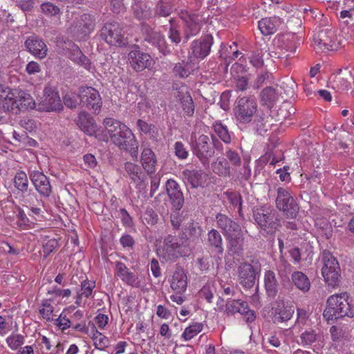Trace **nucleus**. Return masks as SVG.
<instances>
[{"label":"nucleus","mask_w":354,"mask_h":354,"mask_svg":"<svg viewBox=\"0 0 354 354\" xmlns=\"http://www.w3.org/2000/svg\"><path fill=\"white\" fill-rule=\"evenodd\" d=\"M111 142L120 149L128 151L133 160L138 157V142L131 130L120 122L111 118L104 120Z\"/></svg>","instance_id":"nucleus-1"},{"label":"nucleus","mask_w":354,"mask_h":354,"mask_svg":"<svg viewBox=\"0 0 354 354\" xmlns=\"http://www.w3.org/2000/svg\"><path fill=\"white\" fill-rule=\"evenodd\" d=\"M34 107V100L29 93L0 84V111L17 115Z\"/></svg>","instance_id":"nucleus-2"},{"label":"nucleus","mask_w":354,"mask_h":354,"mask_svg":"<svg viewBox=\"0 0 354 354\" xmlns=\"http://www.w3.org/2000/svg\"><path fill=\"white\" fill-rule=\"evenodd\" d=\"M346 293L336 294L330 296L326 301V307L323 317L327 321L337 320L344 317H353L354 313L348 301Z\"/></svg>","instance_id":"nucleus-3"},{"label":"nucleus","mask_w":354,"mask_h":354,"mask_svg":"<svg viewBox=\"0 0 354 354\" xmlns=\"http://www.w3.org/2000/svg\"><path fill=\"white\" fill-rule=\"evenodd\" d=\"M321 259L323 263L321 271L326 283L332 288L338 287L342 279L338 261L327 250L322 252Z\"/></svg>","instance_id":"nucleus-4"},{"label":"nucleus","mask_w":354,"mask_h":354,"mask_svg":"<svg viewBox=\"0 0 354 354\" xmlns=\"http://www.w3.org/2000/svg\"><path fill=\"white\" fill-rule=\"evenodd\" d=\"M257 111L258 105L254 97L244 96L238 97L233 109L237 124L242 127L248 125Z\"/></svg>","instance_id":"nucleus-5"},{"label":"nucleus","mask_w":354,"mask_h":354,"mask_svg":"<svg viewBox=\"0 0 354 354\" xmlns=\"http://www.w3.org/2000/svg\"><path fill=\"white\" fill-rule=\"evenodd\" d=\"M253 218L261 230L273 234L281 227V221L277 211L272 208L261 207L253 209Z\"/></svg>","instance_id":"nucleus-6"},{"label":"nucleus","mask_w":354,"mask_h":354,"mask_svg":"<svg viewBox=\"0 0 354 354\" xmlns=\"http://www.w3.org/2000/svg\"><path fill=\"white\" fill-rule=\"evenodd\" d=\"M261 271V264L257 258L250 261L241 262L237 268L238 279L239 283L245 289L252 288L259 277Z\"/></svg>","instance_id":"nucleus-7"},{"label":"nucleus","mask_w":354,"mask_h":354,"mask_svg":"<svg viewBox=\"0 0 354 354\" xmlns=\"http://www.w3.org/2000/svg\"><path fill=\"white\" fill-rule=\"evenodd\" d=\"M275 204L286 218H295L299 214V206L287 188L279 187L277 189Z\"/></svg>","instance_id":"nucleus-8"},{"label":"nucleus","mask_w":354,"mask_h":354,"mask_svg":"<svg viewBox=\"0 0 354 354\" xmlns=\"http://www.w3.org/2000/svg\"><path fill=\"white\" fill-rule=\"evenodd\" d=\"M95 16L90 13H84L75 19L68 31L73 37L79 40H85L95 30Z\"/></svg>","instance_id":"nucleus-9"},{"label":"nucleus","mask_w":354,"mask_h":354,"mask_svg":"<svg viewBox=\"0 0 354 354\" xmlns=\"http://www.w3.org/2000/svg\"><path fill=\"white\" fill-rule=\"evenodd\" d=\"M191 149L203 166L209 165V160L214 154L210 138L208 136L202 134L198 137L191 136Z\"/></svg>","instance_id":"nucleus-10"},{"label":"nucleus","mask_w":354,"mask_h":354,"mask_svg":"<svg viewBox=\"0 0 354 354\" xmlns=\"http://www.w3.org/2000/svg\"><path fill=\"white\" fill-rule=\"evenodd\" d=\"M179 237L169 234L163 241L162 257L166 261L174 262L180 257L188 256L187 243L178 242Z\"/></svg>","instance_id":"nucleus-11"},{"label":"nucleus","mask_w":354,"mask_h":354,"mask_svg":"<svg viewBox=\"0 0 354 354\" xmlns=\"http://www.w3.org/2000/svg\"><path fill=\"white\" fill-rule=\"evenodd\" d=\"M141 32L144 41L156 48L162 55L166 56L171 53V46L167 43L165 36L160 31L143 23L141 25Z\"/></svg>","instance_id":"nucleus-12"},{"label":"nucleus","mask_w":354,"mask_h":354,"mask_svg":"<svg viewBox=\"0 0 354 354\" xmlns=\"http://www.w3.org/2000/svg\"><path fill=\"white\" fill-rule=\"evenodd\" d=\"M100 36L111 46H124L128 44L124 32L118 22L106 23L100 30Z\"/></svg>","instance_id":"nucleus-13"},{"label":"nucleus","mask_w":354,"mask_h":354,"mask_svg":"<svg viewBox=\"0 0 354 354\" xmlns=\"http://www.w3.org/2000/svg\"><path fill=\"white\" fill-rule=\"evenodd\" d=\"M80 104L93 113L98 114L102 106V97L97 90L93 87L81 88L79 94Z\"/></svg>","instance_id":"nucleus-14"},{"label":"nucleus","mask_w":354,"mask_h":354,"mask_svg":"<svg viewBox=\"0 0 354 354\" xmlns=\"http://www.w3.org/2000/svg\"><path fill=\"white\" fill-rule=\"evenodd\" d=\"M213 44V37L211 35H207L192 41L190 46V53L196 59H204L210 52Z\"/></svg>","instance_id":"nucleus-15"},{"label":"nucleus","mask_w":354,"mask_h":354,"mask_svg":"<svg viewBox=\"0 0 354 354\" xmlns=\"http://www.w3.org/2000/svg\"><path fill=\"white\" fill-rule=\"evenodd\" d=\"M39 109L46 112L61 111L63 105L57 92L50 88L44 89L43 100L39 104Z\"/></svg>","instance_id":"nucleus-16"},{"label":"nucleus","mask_w":354,"mask_h":354,"mask_svg":"<svg viewBox=\"0 0 354 354\" xmlns=\"http://www.w3.org/2000/svg\"><path fill=\"white\" fill-rule=\"evenodd\" d=\"M203 232L200 223L192 220L183 226L179 240L188 245L191 242H197L201 238Z\"/></svg>","instance_id":"nucleus-17"},{"label":"nucleus","mask_w":354,"mask_h":354,"mask_svg":"<svg viewBox=\"0 0 354 354\" xmlns=\"http://www.w3.org/2000/svg\"><path fill=\"white\" fill-rule=\"evenodd\" d=\"M28 175L40 195L46 198L49 197L52 192V187L48 177L43 172L37 170H30Z\"/></svg>","instance_id":"nucleus-18"},{"label":"nucleus","mask_w":354,"mask_h":354,"mask_svg":"<svg viewBox=\"0 0 354 354\" xmlns=\"http://www.w3.org/2000/svg\"><path fill=\"white\" fill-rule=\"evenodd\" d=\"M128 59L132 68L137 72L142 71L153 64L151 55L140 50H131L128 54Z\"/></svg>","instance_id":"nucleus-19"},{"label":"nucleus","mask_w":354,"mask_h":354,"mask_svg":"<svg viewBox=\"0 0 354 354\" xmlns=\"http://www.w3.org/2000/svg\"><path fill=\"white\" fill-rule=\"evenodd\" d=\"M330 83L333 88L338 91H347L351 88L352 83H354V76L347 68L339 69L336 74L331 75Z\"/></svg>","instance_id":"nucleus-20"},{"label":"nucleus","mask_w":354,"mask_h":354,"mask_svg":"<svg viewBox=\"0 0 354 354\" xmlns=\"http://www.w3.org/2000/svg\"><path fill=\"white\" fill-rule=\"evenodd\" d=\"M181 19L186 26L184 34L187 39L192 36L196 35L200 32L203 21V17L201 15L186 12L185 13H182Z\"/></svg>","instance_id":"nucleus-21"},{"label":"nucleus","mask_w":354,"mask_h":354,"mask_svg":"<svg viewBox=\"0 0 354 354\" xmlns=\"http://www.w3.org/2000/svg\"><path fill=\"white\" fill-rule=\"evenodd\" d=\"M24 45L27 50L37 59H42L47 56L48 47L43 39L37 35L28 37Z\"/></svg>","instance_id":"nucleus-22"},{"label":"nucleus","mask_w":354,"mask_h":354,"mask_svg":"<svg viewBox=\"0 0 354 354\" xmlns=\"http://www.w3.org/2000/svg\"><path fill=\"white\" fill-rule=\"evenodd\" d=\"M216 226L225 236L242 230L239 223L225 214L218 213L215 216Z\"/></svg>","instance_id":"nucleus-23"},{"label":"nucleus","mask_w":354,"mask_h":354,"mask_svg":"<svg viewBox=\"0 0 354 354\" xmlns=\"http://www.w3.org/2000/svg\"><path fill=\"white\" fill-rule=\"evenodd\" d=\"M166 191L173 207L180 210L184 205L185 198L178 183L171 178L167 180Z\"/></svg>","instance_id":"nucleus-24"},{"label":"nucleus","mask_w":354,"mask_h":354,"mask_svg":"<svg viewBox=\"0 0 354 354\" xmlns=\"http://www.w3.org/2000/svg\"><path fill=\"white\" fill-rule=\"evenodd\" d=\"M182 176L185 183L194 189L204 187L207 180V175L203 170L186 169L182 172Z\"/></svg>","instance_id":"nucleus-25"},{"label":"nucleus","mask_w":354,"mask_h":354,"mask_svg":"<svg viewBox=\"0 0 354 354\" xmlns=\"http://www.w3.org/2000/svg\"><path fill=\"white\" fill-rule=\"evenodd\" d=\"M187 286V277L182 266L176 265L172 275L170 287L176 294L184 292Z\"/></svg>","instance_id":"nucleus-26"},{"label":"nucleus","mask_w":354,"mask_h":354,"mask_svg":"<svg viewBox=\"0 0 354 354\" xmlns=\"http://www.w3.org/2000/svg\"><path fill=\"white\" fill-rule=\"evenodd\" d=\"M299 44V37L295 34H289L279 37L274 45L277 50H286L292 55Z\"/></svg>","instance_id":"nucleus-27"},{"label":"nucleus","mask_w":354,"mask_h":354,"mask_svg":"<svg viewBox=\"0 0 354 354\" xmlns=\"http://www.w3.org/2000/svg\"><path fill=\"white\" fill-rule=\"evenodd\" d=\"M140 162L147 175L151 176L156 173L158 160L155 153L151 148L143 149L141 152Z\"/></svg>","instance_id":"nucleus-28"},{"label":"nucleus","mask_w":354,"mask_h":354,"mask_svg":"<svg viewBox=\"0 0 354 354\" xmlns=\"http://www.w3.org/2000/svg\"><path fill=\"white\" fill-rule=\"evenodd\" d=\"M115 273L127 285L136 288L140 286L138 277L133 272H129L124 263L120 261L115 263Z\"/></svg>","instance_id":"nucleus-29"},{"label":"nucleus","mask_w":354,"mask_h":354,"mask_svg":"<svg viewBox=\"0 0 354 354\" xmlns=\"http://www.w3.org/2000/svg\"><path fill=\"white\" fill-rule=\"evenodd\" d=\"M264 288L268 297L274 299L279 290V283L272 270H266L263 276Z\"/></svg>","instance_id":"nucleus-30"},{"label":"nucleus","mask_w":354,"mask_h":354,"mask_svg":"<svg viewBox=\"0 0 354 354\" xmlns=\"http://www.w3.org/2000/svg\"><path fill=\"white\" fill-rule=\"evenodd\" d=\"M77 125L87 135L93 136L96 133L97 124L93 118L86 111H81L76 120Z\"/></svg>","instance_id":"nucleus-31"},{"label":"nucleus","mask_w":354,"mask_h":354,"mask_svg":"<svg viewBox=\"0 0 354 354\" xmlns=\"http://www.w3.org/2000/svg\"><path fill=\"white\" fill-rule=\"evenodd\" d=\"M207 245L212 252L218 255L223 253V238L217 230L212 229L208 232L207 234Z\"/></svg>","instance_id":"nucleus-32"},{"label":"nucleus","mask_w":354,"mask_h":354,"mask_svg":"<svg viewBox=\"0 0 354 354\" xmlns=\"http://www.w3.org/2000/svg\"><path fill=\"white\" fill-rule=\"evenodd\" d=\"M228 242V250L231 254H237L241 256L243 252V233L240 231L236 234H232L230 236H225Z\"/></svg>","instance_id":"nucleus-33"},{"label":"nucleus","mask_w":354,"mask_h":354,"mask_svg":"<svg viewBox=\"0 0 354 354\" xmlns=\"http://www.w3.org/2000/svg\"><path fill=\"white\" fill-rule=\"evenodd\" d=\"M270 115L263 113V111H258L254 114V117L249 124L252 127L254 131L258 134L261 135L266 132L269 127Z\"/></svg>","instance_id":"nucleus-34"},{"label":"nucleus","mask_w":354,"mask_h":354,"mask_svg":"<svg viewBox=\"0 0 354 354\" xmlns=\"http://www.w3.org/2000/svg\"><path fill=\"white\" fill-rule=\"evenodd\" d=\"M281 24V19L277 17L263 18L259 21V28L263 35L267 36L274 34Z\"/></svg>","instance_id":"nucleus-35"},{"label":"nucleus","mask_w":354,"mask_h":354,"mask_svg":"<svg viewBox=\"0 0 354 354\" xmlns=\"http://www.w3.org/2000/svg\"><path fill=\"white\" fill-rule=\"evenodd\" d=\"M124 169L129 177L134 182H139L140 185L145 183L147 180L146 175L142 171L141 167L135 163L126 162L124 163Z\"/></svg>","instance_id":"nucleus-36"},{"label":"nucleus","mask_w":354,"mask_h":354,"mask_svg":"<svg viewBox=\"0 0 354 354\" xmlns=\"http://www.w3.org/2000/svg\"><path fill=\"white\" fill-rule=\"evenodd\" d=\"M279 99L277 90L271 86L263 88L260 93V101L263 106L271 109Z\"/></svg>","instance_id":"nucleus-37"},{"label":"nucleus","mask_w":354,"mask_h":354,"mask_svg":"<svg viewBox=\"0 0 354 354\" xmlns=\"http://www.w3.org/2000/svg\"><path fill=\"white\" fill-rule=\"evenodd\" d=\"M291 279L293 284L302 292H308L311 286L310 279L304 272L300 271L293 272L291 274Z\"/></svg>","instance_id":"nucleus-38"},{"label":"nucleus","mask_w":354,"mask_h":354,"mask_svg":"<svg viewBox=\"0 0 354 354\" xmlns=\"http://www.w3.org/2000/svg\"><path fill=\"white\" fill-rule=\"evenodd\" d=\"M174 10V0H159L154 8V17H167Z\"/></svg>","instance_id":"nucleus-39"},{"label":"nucleus","mask_w":354,"mask_h":354,"mask_svg":"<svg viewBox=\"0 0 354 354\" xmlns=\"http://www.w3.org/2000/svg\"><path fill=\"white\" fill-rule=\"evenodd\" d=\"M212 171L221 177H229L231 175V167L225 158H218L212 163Z\"/></svg>","instance_id":"nucleus-40"},{"label":"nucleus","mask_w":354,"mask_h":354,"mask_svg":"<svg viewBox=\"0 0 354 354\" xmlns=\"http://www.w3.org/2000/svg\"><path fill=\"white\" fill-rule=\"evenodd\" d=\"M91 328V337L93 341L94 346L96 349L104 350L107 348L110 344V341L107 337L104 335L102 333L99 332L95 324H92Z\"/></svg>","instance_id":"nucleus-41"},{"label":"nucleus","mask_w":354,"mask_h":354,"mask_svg":"<svg viewBox=\"0 0 354 354\" xmlns=\"http://www.w3.org/2000/svg\"><path fill=\"white\" fill-rule=\"evenodd\" d=\"M169 24L168 37L173 44L178 45L182 40L180 25L174 18H171L169 20Z\"/></svg>","instance_id":"nucleus-42"},{"label":"nucleus","mask_w":354,"mask_h":354,"mask_svg":"<svg viewBox=\"0 0 354 354\" xmlns=\"http://www.w3.org/2000/svg\"><path fill=\"white\" fill-rule=\"evenodd\" d=\"M212 129L216 135L225 144H230L232 142V136L226 125H224L221 121H216L213 123Z\"/></svg>","instance_id":"nucleus-43"},{"label":"nucleus","mask_w":354,"mask_h":354,"mask_svg":"<svg viewBox=\"0 0 354 354\" xmlns=\"http://www.w3.org/2000/svg\"><path fill=\"white\" fill-rule=\"evenodd\" d=\"M276 269L281 280L289 279V274L291 273L292 266L291 264L281 256L276 263Z\"/></svg>","instance_id":"nucleus-44"},{"label":"nucleus","mask_w":354,"mask_h":354,"mask_svg":"<svg viewBox=\"0 0 354 354\" xmlns=\"http://www.w3.org/2000/svg\"><path fill=\"white\" fill-rule=\"evenodd\" d=\"M293 313L294 310H292L291 307L283 308L279 310V312L276 310L272 317L273 322L274 324L286 322L292 318Z\"/></svg>","instance_id":"nucleus-45"},{"label":"nucleus","mask_w":354,"mask_h":354,"mask_svg":"<svg viewBox=\"0 0 354 354\" xmlns=\"http://www.w3.org/2000/svg\"><path fill=\"white\" fill-rule=\"evenodd\" d=\"M315 42L321 49L328 50H334V41L326 35V32L323 30L319 33L318 38L316 39Z\"/></svg>","instance_id":"nucleus-46"},{"label":"nucleus","mask_w":354,"mask_h":354,"mask_svg":"<svg viewBox=\"0 0 354 354\" xmlns=\"http://www.w3.org/2000/svg\"><path fill=\"white\" fill-rule=\"evenodd\" d=\"M14 184L19 191L21 192H26L28 188L27 174L23 171L17 172L14 178Z\"/></svg>","instance_id":"nucleus-47"},{"label":"nucleus","mask_w":354,"mask_h":354,"mask_svg":"<svg viewBox=\"0 0 354 354\" xmlns=\"http://www.w3.org/2000/svg\"><path fill=\"white\" fill-rule=\"evenodd\" d=\"M190 64L185 60L175 64L173 71L176 75L180 78H186L191 73Z\"/></svg>","instance_id":"nucleus-48"},{"label":"nucleus","mask_w":354,"mask_h":354,"mask_svg":"<svg viewBox=\"0 0 354 354\" xmlns=\"http://www.w3.org/2000/svg\"><path fill=\"white\" fill-rule=\"evenodd\" d=\"M203 324L202 323H195L194 324L191 325L185 329V331L182 335V337L186 341L190 340L198 333H199L203 330Z\"/></svg>","instance_id":"nucleus-49"},{"label":"nucleus","mask_w":354,"mask_h":354,"mask_svg":"<svg viewBox=\"0 0 354 354\" xmlns=\"http://www.w3.org/2000/svg\"><path fill=\"white\" fill-rule=\"evenodd\" d=\"M182 108L187 115L191 116L194 113L193 100L189 93L183 94L180 98Z\"/></svg>","instance_id":"nucleus-50"},{"label":"nucleus","mask_w":354,"mask_h":354,"mask_svg":"<svg viewBox=\"0 0 354 354\" xmlns=\"http://www.w3.org/2000/svg\"><path fill=\"white\" fill-rule=\"evenodd\" d=\"M136 126L145 135L153 136L158 133V129L153 124L147 123L141 119L137 120Z\"/></svg>","instance_id":"nucleus-51"},{"label":"nucleus","mask_w":354,"mask_h":354,"mask_svg":"<svg viewBox=\"0 0 354 354\" xmlns=\"http://www.w3.org/2000/svg\"><path fill=\"white\" fill-rule=\"evenodd\" d=\"M225 156L226 157V160L229 162L230 165L236 167H239L241 165V158L239 153L231 148H227Z\"/></svg>","instance_id":"nucleus-52"},{"label":"nucleus","mask_w":354,"mask_h":354,"mask_svg":"<svg viewBox=\"0 0 354 354\" xmlns=\"http://www.w3.org/2000/svg\"><path fill=\"white\" fill-rule=\"evenodd\" d=\"M143 223L149 226L158 223L159 218L157 213L152 208H147L142 215Z\"/></svg>","instance_id":"nucleus-53"},{"label":"nucleus","mask_w":354,"mask_h":354,"mask_svg":"<svg viewBox=\"0 0 354 354\" xmlns=\"http://www.w3.org/2000/svg\"><path fill=\"white\" fill-rule=\"evenodd\" d=\"M225 194L232 206L239 207V213L240 214L242 210L243 203L241 194L237 192L227 191Z\"/></svg>","instance_id":"nucleus-54"},{"label":"nucleus","mask_w":354,"mask_h":354,"mask_svg":"<svg viewBox=\"0 0 354 354\" xmlns=\"http://www.w3.org/2000/svg\"><path fill=\"white\" fill-rule=\"evenodd\" d=\"M6 343L12 350H17L24 343V337L20 334L11 335L6 338Z\"/></svg>","instance_id":"nucleus-55"},{"label":"nucleus","mask_w":354,"mask_h":354,"mask_svg":"<svg viewBox=\"0 0 354 354\" xmlns=\"http://www.w3.org/2000/svg\"><path fill=\"white\" fill-rule=\"evenodd\" d=\"M41 10L44 15L50 17L55 16L60 12L59 8L51 2H44L41 3Z\"/></svg>","instance_id":"nucleus-56"},{"label":"nucleus","mask_w":354,"mask_h":354,"mask_svg":"<svg viewBox=\"0 0 354 354\" xmlns=\"http://www.w3.org/2000/svg\"><path fill=\"white\" fill-rule=\"evenodd\" d=\"M65 44L66 45V47H68L70 50V59L76 63L78 60V58L81 57V55L83 53L80 49V48L72 41H68L67 42H65Z\"/></svg>","instance_id":"nucleus-57"},{"label":"nucleus","mask_w":354,"mask_h":354,"mask_svg":"<svg viewBox=\"0 0 354 354\" xmlns=\"http://www.w3.org/2000/svg\"><path fill=\"white\" fill-rule=\"evenodd\" d=\"M79 95L74 93H68L64 97L63 101L66 106L70 109H76L79 104L78 102Z\"/></svg>","instance_id":"nucleus-58"},{"label":"nucleus","mask_w":354,"mask_h":354,"mask_svg":"<svg viewBox=\"0 0 354 354\" xmlns=\"http://www.w3.org/2000/svg\"><path fill=\"white\" fill-rule=\"evenodd\" d=\"M95 287V283L93 281L84 280L81 283V294L86 298H88L93 292V290Z\"/></svg>","instance_id":"nucleus-59"},{"label":"nucleus","mask_w":354,"mask_h":354,"mask_svg":"<svg viewBox=\"0 0 354 354\" xmlns=\"http://www.w3.org/2000/svg\"><path fill=\"white\" fill-rule=\"evenodd\" d=\"M317 336L314 330H306L301 335V344L311 345L316 342Z\"/></svg>","instance_id":"nucleus-60"},{"label":"nucleus","mask_w":354,"mask_h":354,"mask_svg":"<svg viewBox=\"0 0 354 354\" xmlns=\"http://www.w3.org/2000/svg\"><path fill=\"white\" fill-rule=\"evenodd\" d=\"M242 300L234 299L227 301L225 305V313L227 315H233L239 311Z\"/></svg>","instance_id":"nucleus-61"},{"label":"nucleus","mask_w":354,"mask_h":354,"mask_svg":"<svg viewBox=\"0 0 354 354\" xmlns=\"http://www.w3.org/2000/svg\"><path fill=\"white\" fill-rule=\"evenodd\" d=\"M175 155L181 160L186 159L188 157L189 152L182 142H176L174 144Z\"/></svg>","instance_id":"nucleus-62"},{"label":"nucleus","mask_w":354,"mask_h":354,"mask_svg":"<svg viewBox=\"0 0 354 354\" xmlns=\"http://www.w3.org/2000/svg\"><path fill=\"white\" fill-rule=\"evenodd\" d=\"M119 216L121 219L122 225L124 227H131L133 226V218L130 216V214L124 208L120 209Z\"/></svg>","instance_id":"nucleus-63"},{"label":"nucleus","mask_w":354,"mask_h":354,"mask_svg":"<svg viewBox=\"0 0 354 354\" xmlns=\"http://www.w3.org/2000/svg\"><path fill=\"white\" fill-rule=\"evenodd\" d=\"M58 245V241L55 239L48 240L43 245L44 257L46 258Z\"/></svg>","instance_id":"nucleus-64"}]
</instances>
